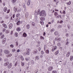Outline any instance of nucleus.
<instances>
[{
  "label": "nucleus",
  "mask_w": 73,
  "mask_h": 73,
  "mask_svg": "<svg viewBox=\"0 0 73 73\" xmlns=\"http://www.w3.org/2000/svg\"><path fill=\"white\" fill-rule=\"evenodd\" d=\"M46 14L45 13V12L44 11H42L40 12V16H44L45 17L46 16Z\"/></svg>",
  "instance_id": "f257e3e1"
},
{
  "label": "nucleus",
  "mask_w": 73,
  "mask_h": 73,
  "mask_svg": "<svg viewBox=\"0 0 73 73\" xmlns=\"http://www.w3.org/2000/svg\"><path fill=\"white\" fill-rule=\"evenodd\" d=\"M26 50L27 51L26 52V54L27 55H29L30 54V49L29 48H27Z\"/></svg>",
  "instance_id": "f03ea898"
},
{
  "label": "nucleus",
  "mask_w": 73,
  "mask_h": 73,
  "mask_svg": "<svg viewBox=\"0 0 73 73\" xmlns=\"http://www.w3.org/2000/svg\"><path fill=\"white\" fill-rule=\"evenodd\" d=\"M53 69V67H52V66H50L48 68V70L49 72H50V71H52V70Z\"/></svg>",
  "instance_id": "7ed1b4c3"
},
{
  "label": "nucleus",
  "mask_w": 73,
  "mask_h": 73,
  "mask_svg": "<svg viewBox=\"0 0 73 73\" xmlns=\"http://www.w3.org/2000/svg\"><path fill=\"white\" fill-rule=\"evenodd\" d=\"M55 40L56 41H57L58 42H60L61 40V38L60 37L58 38H55Z\"/></svg>",
  "instance_id": "20e7f679"
},
{
  "label": "nucleus",
  "mask_w": 73,
  "mask_h": 73,
  "mask_svg": "<svg viewBox=\"0 0 73 73\" xmlns=\"http://www.w3.org/2000/svg\"><path fill=\"white\" fill-rule=\"evenodd\" d=\"M12 63H10L9 65L7 66V68H8V69H10L11 68V67H12Z\"/></svg>",
  "instance_id": "39448f33"
},
{
  "label": "nucleus",
  "mask_w": 73,
  "mask_h": 73,
  "mask_svg": "<svg viewBox=\"0 0 73 73\" xmlns=\"http://www.w3.org/2000/svg\"><path fill=\"white\" fill-rule=\"evenodd\" d=\"M20 14L19 13H18L16 14V17L19 18V20L20 19Z\"/></svg>",
  "instance_id": "423d86ee"
},
{
  "label": "nucleus",
  "mask_w": 73,
  "mask_h": 73,
  "mask_svg": "<svg viewBox=\"0 0 73 73\" xmlns=\"http://www.w3.org/2000/svg\"><path fill=\"white\" fill-rule=\"evenodd\" d=\"M7 40V38H5L2 40V44H5L6 42V40Z\"/></svg>",
  "instance_id": "0eeeda50"
},
{
  "label": "nucleus",
  "mask_w": 73,
  "mask_h": 73,
  "mask_svg": "<svg viewBox=\"0 0 73 73\" xmlns=\"http://www.w3.org/2000/svg\"><path fill=\"white\" fill-rule=\"evenodd\" d=\"M4 53L5 54H8L9 53V51L8 50H6L4 51Z\"/></svg>",
  "instance_id": "6e6552de"
},
{
  "label": "nucleus",
  "mask_w": 73,
  "mask_h": 73,
  "mask_svg": "<svg viewBox=\"0 0 73 73\" xmlns=\"http://www.w3.org/2000/svg\"><path fill=\"white\" fill-rule=\"evenodd\" d=\"M56 49H57V46H54L52 48V52H53L54 50H55Z\"/></svg>",
  "instance_id": "1a4fd4ad"
},
{
  "label": "nucleus",
  "mask_w": 73,
  "mask_h": 73,
  "mask_svg": "<svg viewBox=\"0 0 73 73\" xmlns=\"http://www.w3.org/2000/svg\"><path fill=\"white\" fill-rule=\"evenodd\" d=\"M9 64V62H7L4 64V66H7Z\"/></svg>",
  "instance_id": "9d476101"
},
{
  "label": "nucleus",
  "mask_w": 73,
  "mask_h": 73,
  "mask_svg": "<svg viewBox=\"0 0 73 73\" xmlns=\"http://www.w3.org/2000/svg\"><path fill=\"white\" fill-rule=\"evenodd\" d=\"M13 27V25L12 23H10L9 25V29H11Z\"/></svg>",
  "instance_id": "9b49d317"
},
{
  "label": "nucleus",
  "mask_w": 73,
  "mask_h": 73,
  "mask_svg": "<svg viewBox=\"0 0 73 73\" xmlns=\"http://www.w3.org/2000/svg\"><path fill=\"white\" fill-rule=\"evenodd\" d=\"M13 11L15 12H17V8L16 7H14Z\"/></svg>",
  "instance_id": "f8f14e48"
},
{
  "label": "nucleus",
  "mask_w": 73,
  "mask_h": 73,
  "mask_svg": "<svg viewBox=\"0 0 73 73\" xmlns=\"http://www.w3.org/2000/svg\"><path fill=\"white\" fill-rule=\"evenodd\" d=\"M16 31L18 32H20L21 31V28L19 27H18L16 29Z\"/></svg>",
  "instance_id": "ddd939ff"
},
{
  "label": "nucleus",
  "mask_w": 73,
  "mask_h": 73,
  "mask_svg": "<svg viewBox=\"0 0 73 73\" xmlns=\"http://www.w3.org/2000/svg\"><path fill=\"white\" fill-rule=\"evenodd\" d=\"M2 25L3 27L4 28H7V25H6V24H5V23L3 24Z\"/></svg>",
  "instance_id": "4468645a"
},
{
  "label": "nucleus",
  "mask_w": 73,
  "mask_h": 73,
  "mask_svg": "<svg viewBox=\"0 0 73 73\" xmlns=\"http://www.w3.org/2000/svg\"><path fill=\"white\" fill-rule=\"evenodd\" d=\"M30 28V25L29 24H27L26 26V28L27 29H29Z\"/></svg>",
  "instance_id": "2eb2a0df"
},
{
  "label": "nucleus",
  "mask_w": 73,
  "mask_h": 73,
  "mask_svg": "<svg viewBox=\"0 0 73 73\" xmlns=\"http://www.w3.org/2000/svg\"><path fill=\"white\" fill-rule=\"evenodd\" d=\"M40 19L41 21H44L45 20V18L44 17H41L40 18Z\"/></svg>",
  "instance_id": "dca6fc26"
},
{
  "label": "nucleus",
  "mask_w": 73,
  "mask_h": 73,
  "mask_svg": "<svg viewBox=\"0 0 73 73\" xmlns=\"http://www.w3.org/2000/svg\"><path fill=\"white\" fill-rule=\"evenodd\" d=\"M3 11L5 12H6L7 11V8L6 7L3 8Z\"/></svg>",
  "instance_id": "f3484780"
},
{
  "label": "nucleus",
  "mask_w": 73,
  "mask_h": 73,
  "mask_svg": "<svg viewBox=\"0 0 73 73\" xmlns=\"http://www.w3.org/2000/svg\"><path fill=\"white\" fill-rule=\"evenodd\" d=\"M12 54H8L7 55V57H10L12 56Z\"/></svg>",
  "instance_id": "a211bd4d"
},
{
  "label": "nucleus",
  "mask_w": 73,
  "mask_h": 73,
  "mask_svg": "<svg viewBox=\"0 0 73 73\" xmlns=\"http://www.w3.org/2000/svg\"><path fill=\"white\" fill-rule=\"evenodd\" d=\"M31 24L33 27H35L36 26V24L34 22H33Z\"/></svg>",
  "instance_id": "6ab92c4d"
},
{
  "label": "nucleus",
  "mask_w": 73,
  "mask_h": 73,
  "mask_svg": "<svg viewBox=\"0 0 73 73\" xmlns=\"http://www.w3.org/2000/svg\"><path fill=\"white\" fill-rule=\"evenodd\" d=\"M69 55H70V52H68L67 53L66 56L67 57H69Z\"/></svg>",
  "instance_id": "aec40b11"
},
{
  "label": "nucleus",
  "mask_w": 73,
  "mask_h": 73,
  "mask_svg": "<svg viewBox=\"0 0 73 73\" xmlns=\"http://www.w3.org/2000/svg\"><path fill=\"white\" fill-rule=\"evenodd\" d=\"M38 52V51L36 49H35L34 51V53L35 54H36V53H37Z\"/></svg>",
  "instance_id": "412c9836"
},
{
  "label": "nucleus",
  "mask_w": 73,
  "mask_h": 73,
  "mask_svg": "<svg viewBox=\"0 0 73 73\" xmlns=\"http://www.w3.org/2000/svg\"><path fill=\"white\" fill-rule=\"evenodd\" d=\"M66 4L67 5H70L71 4V1H70L69 2L67 3Z\"/></svg>",
  "instance_id": "4be33fe9"
},
{
  "label": "nucleus",
  "mask_w": 73,
  "mask_h": 73,
  "mask_svg": "<svg viewBox=\"0 0 73 73\" xmlns=\"http://www.w3.org/2000/svg\"><path fill=\"white\" fill-rule=\"evenodd\" d=\"M23 36L24 37H26L27 36V35L26 33H24L23 34Z\"/></svg>",
  "instance_id": "5701e85b"
},
{
  "label": "nucleus",
  "mask_w": 73,
  "mask_h": 73,
  "mask_svg": "<svg viewBox=\"0 0 73 73\" xmlns=\"http://www.w3.org/2000/svg\"><path fill=\"white\" fill-rule=\"evenodd\" d=\"M58 53H59V50H57L55 52V55H57L58 54Z\"/></svg>",
  "instance_id": "b1692460"
},
{
  "label": "nucleus",
  "mask_w": 73,
  "mask_h": 73,
  "mask_svg": "<svg viewBox=\"0 0 73 73\" xmlns=\"http://www.w3.org/2000/svg\"><path fill=\"white\" fill-rule=\"evenodd\" d=\"M58 23H60V24H62V23H63V21L61 20L60 21H57Z\"/></svg>",
  "instance_id": "393cba45"
},
{
  "label": "nucleus",
  "mask_w": 73,
  "mask_h": 73,
  "mask_svg": "<svg viewBox=\"0 0 73 73\" xmlns=\"http://www.w3.org/2000/svg\"><path fill=\"white\" fill-rule=\"evenodd\" d=\"M30 3H31V0H28L27 3V4L28 5H30Z\"/></svg>",
  "instance_id": "a878e982"
},
{
  "label": "nucleus",
  "mask_w": 73,
  "mask_h": 73,
  "mask_svg": "<svg viewBox=\"0 0 73 73\" xmlns=\"http://www.w3.org/2000/svg\"><path fill=\"white\" fill-rule=\"evenodd\" d=\"M31 63L32 65H33L34 64H35V62H34V61L32 60H31L30 62Z\"/></svg>",
  "instance_id": "bb28decb"
},
{
  "label": "nucleus",
  "mask_w": 73,
  "mask_h": 73,
  "mask_svg": "<svg viewBox=\"0 0 73 73\" xmlns=\"http://www.w3.org/2000/svg\"><path fill=\"white\" fill-rule=\"evenodd\" d=\"M30 58L29 57H27L25 58V60L26 61H29V58Z\"/></svg>",
  "instance_id": "cd10ccee"
},
{
  "label": "nucleus",
  "mask_w": 73,
  "mask_h": 73,
  "mask_svg": "<svg viewBox=\"0 0 73 73\" xmlns=\"http://www.w3.org/2000/svg\"><path fill=\"white\" fill-rule=\"evenodd\" d=\"M40 23L41 25H43L44 24V21H40Z\"/></svg>",
  "instance_id": "c85d7f7f"
},
{
  "label": "nucleus",
  "mask_w": 73,
  "mask_h": 73,
  "mask_svg": "<svg viewBox=\"0 0 73 73\" xmlns=\"http://www.w3.org/2000/svg\"><path fill=\"white\" fill-rule=\"evenodd\" d=\"M54 15L55 16H57L58 15V13L57 12H55L54 13Z\"/></svg>",
  "instance_id": "c756f323"
},
{
  "label": "nucleus",
  "mask_w": 73,
  "mask_h": 73,
  "mask_svg": "<svg viewBox=\"0 0 73 73\" xmlns=\"http://www.w3.org/2000/svg\"><path fill=\"white\" fill-rule=\"evenodd\" d=\"M45 53L46 54H49V50H46Z\"/></svg>",
  "instance_id": "7c9ffc66"
},
{
  "label": "nucleus",
  "mask_w": 73,
  "mask_h": 73,
  "mask_svg": "<svg viewBox=\"0 0 73 73\" xmlns=\"http://www.w3.org/2000/svg\"><path fill=\"white\" fill-rule=\"evenodd\" d=\"M20 21H19L17 23V25H20Z\"/></svg>",
  "instance_id": "2f4dec72"
},
{
  "label": "nucleus",
  "mask_w": 73,
  "mask_h": 73,
  "mask_svg": "<svg viewBox=\"0 0 73 73\" xmlns=\"http://www.w3.org/2000/svg\"><path fill=\"white\" fill-rule=\"evenodd\" d=\"M14 35L15 37H18V33H15Z\"/></svg>",
  "instance_id": "473e14b6"
},
{
  "label": "nucleus",
  "mask_w": 73,
  "mask_h": 73,
  "mask_svg": "<svg viewBox=\"0 0 73 73\" xmlns=\"http://www.w3.org/2000/svg\"><path fill=\"white\" fill-rule=\"evenodd\" d=\"M21 65L22 66H24L25 65V63L24 62H21Z\"/></svg>",
  "instance_id": "72a5a7b5"
},
{
  "label": "nucleus",
  "mask_w": 73,
  "mask_h": 73,
  "mask_svg": "<svg viewBox=\"0 0 73 73\" xmlns=\"http://www.w3.org/2000/svg\"><path fill=\"white\" fill-rule=\"evenodd\" d=\"M57 45L58 46H61V43H60V42H58Z\"/></svg>",
  "instance_id": "f704fd0d"
},
{
  "label": "nucleus",
  "mask_w": 73,
  "mask_h": 73,
  "mask_svg": "<svg viewBox=\"0 0 73 73\" xmlns=\"http://www.w3.org/2000/svg\"><path fill=\"white\" fill-rule=\"evenodd\" d=\"M35 59L36 60H39V56H36L35 57Z\"/></svg>",
  "instance_id": "c9c22d12"
},
{
  "label": "nucleus",
  "mask_w": 73,
  "mask_h": 73,
  "mask_svg": "<svg viewBox=\"0 0 73 73\" xmlns=\"http://www.w3.org/2000/svg\"><path fill=\"white\" fill-rule=\"evenodd\" d=\"M56 17L57 18H58V19L59 18H60H60L61 19V15H58L57 16H56Z\"/></svg>",
  "instance_id": "e433bc0d"
},
{
  "label": "nucleus",
  "mask_w": 73,
  "mask_h": 73,
  "mask_svg": "<svg viewBox=\"0 0 73 73\" xmlns=\"http://www.w3.org/2000/svg\"><path fill=\"white\" fill-rule=\"evenodd\" d=\"M54 31V29H52L50 30V32H53Z\"/></svg>",
  "instance_id": "4c0bfd02"
},
{
  "label": "nucleus",
  "mask_w": 73,
  "mask_h": 73,
  "mask_svg": "<svg viewBox=\"0 0 73 73\" xmlns=\"http://www.w3.org/2000/svg\"><path fill=\"white\" fill-rule=\"evenodd\" d=\"M73 59V56H71L70 57V61H72Z\"/></svg>",
  "instance_id": "58836bf2"
},
{
  "label": "nucleus",
  "mask_w": 73,
  "mask_h": 73,
  "mask_svg": "<svg viewBox=\"0 0 73 73\" xmlns=\"http://www.w3.org/2000/svg\"><path fill=\"white\" fill-rule=\"evenodd\" d=\"M25 16L26 17H28V13H26L25 15Z\"/></svg>",
  "instance_id": "ea45409f"
},
{
  "label": "nucleus",
  "mask_w": 73,
  "mask_h": 73,
  "mask_svg": "<svg viewBox=\"0 0 73 73\" xmlns=\"http://www.w3.org/2000/svg\"><path fill=\"white\" fill-rule=\"evenodd\" d=\"M10 46L11 48H14V45H13L11 44L10 45Z\"/></svg>",
  "instance_id": "a19ab883"
},
{
  "label": "nucleus",
  "mask_w": 73,
  "mask_h": 73,
  "mask_svg": "<svg viewBox=\"0 0 73 73\" xmlns=\"http://www.w3.org/2000/svg\"><path fill=\"white\" fill-rule=\"evenodd\" d=\"M54 34L55 36L57 35V34H58V32H57V31H56L54 33Z\"/></svg>",
  "instance_id": "79ce46f5"
},
{
  "label": "nucleus",
  "mask_w": 73,
  "mask_h": 73,
  "mask_svg": "<svg viewBox=\"0 0 73 73\" xmlns=\"http://www.w3.org/2000/svg\"><path fill=\"white\" fill-rule=\"evenodd\" d=\"M59 2L58 0H57L56 1V5H57V4L58 3V2Z\"/></svg>",
  "instance_id": "37998d69"
},
{
  "label": "nucleus",
  "mask_w": 73,
  "mask_h": 73,
  "mask_svg": "<svg viewBox=\"0 0 73 73\" xmlns=\"http://www.w3.org/2000/svg\"><path fill=\"white\" fill-rule=\"evenodd\" d=\"M40 39H41L42 40V39H43V40H44V37L42 36H40Z\"/></svg>",
  "instance_id": "c03bdc74"
},
{
  "label": "nucleus",
  "mask_w": 73,
  "mask_h": 73,
  "mask_svg": "<svg viewBox=\"0 0 73 73\" xmlns=\"http://www.w3.org/2000/svg\"><path fill=\"white\" fill-rule=\"evenodd\" d=\"M7 11V13H9L10 12V9H8Z\"/></svg>",
  "instance_id": "a18cd8bd"
},
{
  "label": "nucleus",
  "mask_w": 73,
  "mask_h": 73,
  "mask_svg": "<svg viewBox=\"0 0 73 73\" xmlns=\"http://www.w3.org/2000/svg\"><path fill=\"white\" fill-rule=\"evenodd\" d=\"M62 13L63 14H64V15H65L66 13V12H65V11L64 10H63L62 11Z\"/></svg>",
  "instance_id": "49530a36"
},
{
  "label": "nucleus",
  "mask_w": 73,
  "mask_h": 73,
  "mask_svg": "<svg viewBox=\"0 0 73 73\" xmlns=\"http://www.w3.org/2000/svg\"><path fill=\"white\" fill-rule=\"evenodd\" d=\"M21 60L22 61H24V58L23 56H21Z\"/></svg>",
  "instance_id": "de8ad7c7"
},
{
  "label": "nucleus",
  "mask_w": 73,
  "mask_h": 73,
  "mask_svg": "<svg viewBox=\"0 0 73 73\" xmlns=\"http://www.w3.org/2000/svg\"><path fill=\"white\" fill-rule=\"evenodd\" d=\"M12 51L13 52H15V51H16V49H15V48L12 49Z\"/></svg>",
  "instance_id": "09e8293b"
},
{
  "label": "nucleus",
  "mask_w": 73,
  "mask_h": 73,
  "mask_svg": "<svg viewBox=\"0 0 73 73\" xmlns=\"http://www.w3.org/2000/svg\"><path fill=\"white\" fill-rule=\"evenodd\" d=\"M52 72V73H57V71L54 70H53Z\"/></svg>",
  "instance_id": "8fccbe9b"
},
{
  "label": "nucleus",
  "mask_w": 73,
  "mask_h": 73,
  "mask_svg": "<svg viewBox=\"0 0 73 73\" xmlns=\"http://www.w3.org/2000/svg\"><path fill=\"white\" fill-rule=\"evenodd\" d=\"M5 30H6V29H2V32H5Z\"/></svg>",
  "instance_id": "3c124183"
},
{
  "label": "nucleus",
  "mask_w": 73,
  "mask_h": 73,
  "mask_svg": "<svg viewBox=\"0 0 73 73\" xmlns=\"http://www.w3.org/2000/svg\"><path fill=\"white\" fill-rule=\"evenodd\" d=\"M4 37V35H1V38H3Z\"/></svg>",
  "instance_id": "603ef678"
},
{
  "label": "nucleus",
  "mask_w": 73,
  "mask_h": 73,
  "mask_svg": "<svg viewBox=\"0 0 73 73\" xmlns=\"http://www.w3.org/2000/svg\"><path fill=\"white\" fill-rule=\"evenodd\" d=\"M66 37H68V36H69V34L68 33H66Z\"/></svg>",
  "instance_id": "864d4df0"
},
{
  "label": "nucleus",
  "mask_w": 73,
  "mask_h": 73,
  "mask_svg": "<svg viewBox=\"0 0 73 73\" xmlns=\"http://www.w3.org/2000/svg\"><path fill=\"white\" fill-rule=\"evenodd\" d=\"M12 1H13V3H15L16 1H17V0H12Z\"/></svg>",
  "instance_id": "5fc2aeb1"
},
{
  "label": "nucleus",
  "mask_w": 73,
  "mask_h": 73,
  "mask_svg": "<svg viewBox=\"0 0 73 73\" xmlns=\"http://www.w3.org/2000/svg\"><path fill=\"white\" fill-rule=\"evenodd\" d=\"M19 19V18L17 17V19H16L15 20V21L16 22L18 21V19Z\"/></svg>",
  "instance_id": "6e6d98bb"
},
{
  "label": "nucleus",
  "mask_w": 73,
  "mask_h": 73,
  "mask_svg": "<svg viewBox=\"0 0 73 73\" xmlns=\"http://www.w3.org/2000/svg\"><path fill=\"white\" fill-rule=\"evenodd\" d=\"M6 33H9V31L8 30H7L6 31Z\"/></svg>",
  "instance_id": "4d7b16f0"
},
{
  "label": "nucleus",
  "mask_w": 73,
  "mask_h": 73,
  "mask_svg": "<svg viewBox=\"0 0 73 73\" xmlns=\"http://www.w3.org/2000/svg\"><path fill=\"white\" fill-rule=\"evenodd\" d=\"M16 43V46H18V42H15Z\"/></svg>",
  "instance_id": "13d9d810"
},
{
  "label": "nucleus",
  "mask_w": 73,
  "mask_h": 73,
  "mask_svg": "<svg viewBox=\"0 0 73 73\" xmlns=\"http://www.w3.org/2000/svg\"><path fill=\"white\" fill-rule=\"evenodd\" d=\"M15 14H14L13 15V19H15Z\"/></svg>",
  "instance_id": "bf43d9fd"
},
{
  "label": "nucleus",
  "mask_w": 73,
  "mask_h": 73,
  "mask_svg": "<svg viewBox=\"0 0 73 73\" xmlns=\"http://www.w3.org/2000/svg\"><path fill=\"white\" fill-rule=\"evenodd\" d=\"M17 12H21V9H18L17 10Z\"/></svg>",
  "instance_id": "052dcab7"
},
{
  "label": "nucleus",
  "mask_w": 73,
  "mask_h": 73,
  "mask_svg": "<svg viewBox=\"0 0 73 73\" xmlns=\"http://www.w3.org/2000/svg\"><path fill=\"white\" fill-rule=\"evenodd\" d=\"M41 53L42 54H44V52L43 51H42L41 52Z\"/></svg>",
  "instance_id": "680f3d73"
},
{
  "label": "nucleus",
  "mask_w": 73,
  "mask_h": 73,
  "mask_svg": "<svg viewBox=\"0 0 73 73\" xmlns=\"http://www.w3.org/2000/svg\"><path fill=\"white\" fill-rule=\"evenodd\" d=\"M69 42L67 41V42L66 43V45H68V44H69Z\"/></svg>",
  "instance_id": "e2e57ef3"
},
{
  "label": "nucleus",
  "mask_w": 73,
  "mask_h": 73,
  "mask_svg": "<svg viewBox=\"0 0 73 73\" xmlns=\"http://www.w3.org/2000/svg\"><path fill=\"white\" fill-rule=\"evenodd\" d=\"M29 68V66H27L26 67V69L27 70H28V69Z\"/></svg>",
  "instance_id": "0e129e2a"
},
{
  "label": "nucleus",
  "mask_w": 73,
  "mask_h": 73,
  "mask_svg": "<svg viewBox=\"0 0 73 73\" xmlns=\"http://www.w3.org/2000/svg\"><path fill=\"white\" fill-rule=\"evenodd\" d=\"M17 52H20V49H18L17 50Z\"/></svg>",
  "instance_id": "69168bd1"
},
{
  "label": "nucleus",
  "mask_w": 73,
  "mask_h": 73,
  "mask_svg": "<svg viewBox=\"0 0 73 73\" xmlns=\"http://www.w3.org/2000/svg\"><path fill=\"white\" fill-rule=\"evenodd\" d=\"M40 42H40V41H38L37 42V44H40Z\"/></svg>",
  "instance_id": "338daca9"
},
{
  "label": "nucleus",
  "mask_w": 73,
  "mask_h": 73,
  "mask_svg": "<svg viewBox=\"0 0 73 73\" xmlns=\"http://www.w3.org/2000/svg\"><path fill=\"white\" fill-rule=\"evenodd\" d=\"M3 73H7V71H6V70H4Z\"/></svg>",
  "instance_id": "774afa93"
}]
</instances>
